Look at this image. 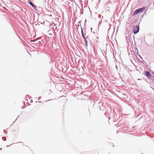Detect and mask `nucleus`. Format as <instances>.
Here are the masks:
<instances>
[{"label":"nucleus","instance_id":"39448f33","mask_svg":"<svg viewBox=\"0 0 154 154\" xmlns=\"http://www.w3.org/2000/svg\"><path fill=\"white\" fill-rule=\"evenodd\" d=\"M29 4L33 7L34 8H36V6L34 5L32 2H30L29 3Z\"/></svg>","mask_w":154,"mask_h":154},{"label":"nucleus","instance_id":"f03ea898","mask_svg":"<svg viewBox=\"0 0 154 154\" xmlns=\"http://www.w3.org/2000/svg\"><path fill=\"white\" fill-rule=\"evenodd\" d=\"M144 74L148 78H149L150 77V73L147 71H145Z\"/></svg>","mask_w":154,"mask_h":154},{"label":"nucleus","instance_id":"f257e3e1","mask_svg":"<svg viewBox=\"0 0 154 154\" xmlns=\"http://www.w3.org/2000/svg\"><path fill=\"white\" fill-rule=\"evenodd\" d=\"M134 32V34H136L139 31V28L138 26L137 25L136 26H134L133 27Z\"/></svg>","mask_w":154,"mask_h":154},{"label":"nucleus","instance_id":"7ed1b4c3","mask_svg":"<svg viewBox=\"0 0 154 154\" xmlns=\"http://www.w3.org/2000/svg\"><path fill=\"white\" fill-rule=\"evenodd\" d=\"M145 9V8H142L138 9L140 13L143 12Z\"/></svg>","mask_w":154,"mask_h":154},{"label":"nucleus","instance_id":"20e7f679","mask_svg":"<svg viewBox=\"0 0 154 154\" xmlns=\"http://www.w3.org/2000/svg\"><path fill=\"white\" fill-rule=\"evenodd\" d=\"M139 10L138 9L136 11H135L134 13V14H133V15L134 16V15H135L136 14H138V13H139Z\"/></svg>","mask_w":154,"mask_h":154},{"label":"nucleus","instance_id":"0eeeda50","mask_svg":"<svg viewBox=\"0 0 154 154\" xmlns=\"http://www.w3.org/2000/svg\"><path fill=\"white\" fill-rule=\"evenodd\" d=\"M82 36L83 37V38H85V36H84L83 34V31H82Z\"/></svg>","mask_w":154,"mask_h":154},{"label":"nucleus","instance_id":"423d86ee","mask_svg":"<svg viewBox=\"0 0 154 154\" xmlns=\"http://www.w3.org/2000/svg\"><path fill=\"white\" fill-rule=\"evenodd\" d=\"M84 40H85V42L86 46H87V40L86 39V38H84Z\"/></svg>","mask_w":154,"mask_h":154}]
</instances>
